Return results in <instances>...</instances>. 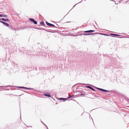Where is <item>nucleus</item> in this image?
I'll return each instance as SVG.
<instances>
[{"label": "nucleus", "instance_id": "ea45409f", "mask_svg": "<svg viewBox=\"0 0 129 129\" xmlns=\"http://www.w3.org/2000/svg\"><path fill=\"white\" fill-rule=\"evenodd\" d=\"M91 119H92V120H93L92 118H91Z\"/></svg>", "mask_w": 129, "mask_h": 129}, {"label": "nucleus", "instance_id": "79ce46f5", "mask_svg": "<svg viewBox=\"0 0 129 129\" xmlns=\"http://www.w3.org/2000/svg\"><path fill=\"white\" fill-rule=\"evenodd\" d=\"M128 100L129 101V99H128Z\"/></svg>", "mask_w": 129, "mask_h": 129}, {"label": "nucleus", "instance_id": "bb28decb", "mask_svg": "<svg viewBox=\"0 0 129 129\" xmlns=\"http://www.w3.org/2000/svg\"><path fill=\"white\" fill-rule=\"evenodd\" d=\"M78 4V3H77V4H75V5L73 6V8H72V9H73V8L74 7H75V6H76V5L77 4Z\"/></svg>", "mask_w": 129, "mask_h": 129}, {"label": "nucleus", "instance_id": "9d476101", "mask_svg": "<svg viewBox=\"0 0 129 129\" xmlns=\"http://www.w3.org/2000/svg\"><path fill=\"white\" fill-rule=\"evenodd\" d=\"M44 96L49 97H51V95L48 93H45L43 94Z\"/></svg>", "mask_w": 129, "mask_h": 129}, {"label": "nucleus", "instance_id": "ddd939ff", "mask_svg": "<svg viewBox=\"0 0 129 129\" xmlns=\"http://www.w3.org/2000/svg\"><path fill=\"white\" fill-rule=\"evenodd\" d=\"M1 20L5 21H10V20L9 19H5L4 18H1Z\"/></svg>", "mask_w": 129, "mask_h": 129}, {"label": "nucleus", "instance_id": "39448f33", "mask_svg": "<svg viewBox=\"0 0 129 129\" xmlns=\"http://www.w3.org/2000/svg\"><path fill=\"white\" fill-rule=\"evenodd\" d=\"M29 20L30 21L33 22L35 24H37V22L33 18H29Z\"/></svg>", "mask_w": 129, "mask_h": 129}, {"label": "nucleus", "instance_id": "72a5a7b5", "mask_svg": "<svg viewBox=\"0 0 129 129\" xmlns=\"http://www.w3.org/2000/svg\"><path fill=\"white\" fill-rule=\"evenodd\" d=\"M46 128H47V129H48V128L47 127H46Z\"/></svg>", "mask_w": 129, "mask_h": 129}, {"label": "nucleus", "instance_id": "a878e982", "mask_svg": "<svg viewBox=\"0 0 129 129\" xmlns=\"http://www.w3.org/2000/svg\"><path fill=\"white\" fill-rule=\"evenodd\" d=\"M83 34H81V33H79V34L78 35H83Z\"/></svg>", "mask_w": 129, "mask_h": 129}, {"label": "nucleus", "instance_id": "412c9836", "mask_svg": "<svg viewBox=\"0 0 129 129\" xmlns=\"http://www.w3.org/2000/svg\"><path fill=\"white\" fill-rule=\"evenodd\" d=\"M68 95H69L68 94ZM74 96H70L69 95V96L67 97V98L68 99H70V98L72 97H73Z\"/></svg>", "mask_w": 129, "mask_h": 129}, {"label": "nucleus", "instance_id": "0eeeda50", "mask_svg": "<svg viewBox=\"0 0 129 129\" xmlns=\"http://www.w3.org/2000/svg\"><path fill=\"white\" fill-rule=\"evenodd\" d=\"M46 24L47 25H48V26H53V27H55L57 28V27H56V26H55L54 25L52 24H51L50 23H49L47 21H46Z\"/></svg>", "mask_w": 129, "mask_h": 129}, {"label": "nucleus", "instance_id": "4c0bfd02", "mask_svg": "<svg viewBox=\"0 0 129 129\" xmlns=\"http://www.w3.org/2000/svg\"><path fill=\"white\" fill-rule=\"evenodd\" d=\"M20 118L21 119V117L20 116Z\"/></svg>", "mask_w": 129, "mask_h": 129}, {"label": "nucleus", "instance_id": "473e14b6", "mask_svg": "<svg viewBox=\"0 0 129 129\" xmlns=\"http://www.w3.org/2000/svg\"><path fill=\"white\" fill-rule=\"evenodd\" d=\"M115 4H118V3H116L115 2Z\"/></svg>", "mask_w": 129, "mask_h": 129}, {"label": "nucleus", "instance_id": "2f4dec72", "mask_svg": "<svg viewBox=\"0 0 129 129\" xmlns=\"http://www.w3.org/2000/svg\"><path fill=\"white\" fill-rule=\"evenodd\" d=\"M79 92H80V93H82V92L81 91H79Z\"/></svg>", "mask_w": 129, "mask_h": 129}, {"label": "nucleus", "instance_id": "7ed1b4c3", "mask_svg": "<svg viewBox=\"0 0 129 129\" xmlns=\"http://www.w3.org/2000/svg\"><path fill=\"white\" fill-rule=\"evenodd\" d=\"M95 88L101 91L104 92H109V91L106 90L105 89H104L102 88H98L94 86H93Z\"/></svg>", "mask_w": 129, "mask_h": 129}, {"label": "nucleus", "instance_id": "c85d7f7f", "mask_svg": "<svg viewBox=\"0 0 129 129\" xmlns=\"http://www.w3.org/2000/svg\"><path fill=\"white\" fill-rule=\"evenodd\" d=\"M46 127H47V126L45 124H44Z\"/></svg>", "mask_w": 129, "mask_h": 129}, {"label": "nucleus", "instance_id": "9b49d317", "mask_svg": "<svg viewBox=\"0 0 129 129\" xmlns=\"http://www.w3.org/2000/svg\"><path fill=\"white\" fill-rule=\"evenodd\" d=\"M85 87H86L89 88V89L92 90H93L94 91H95V90L94 89H93L92 87L90 86H85Z\"/></svg>", "mask_w": 129, "mask_h": 129}, {"label": "nucleus", "instance_id": "aec40b11", "mask_svg": "<svg viewBox=\"0 0 129 129\" xmlns=\"http://www.w3.org/2000/svg\"><path fill=\"white\" fill-rule=\"evenodd\" d=\"M110 34L111 35H113V36H120L121 35H119L117 34Z\"/></svg>", "mask_w": 129, "mask_h": 129}, {"label": "nucleus", "instance_id": "7c9ffc66", "mask_svg": "<svg viewBox=\"0 0 129 129\" xmlns=\"http://www.w3.org/2000/svg\"><path fill=\"white\" fill-rule=\"evenodd\" d=\"M82 0H82V1L81 2H80L79 3H81L82 2ZM85 1H86V0H85Z\"/></svg>", "mask_w": 129, "mask_h": 129}, {"label": "nucleus", "instance_id": "a211bd4d", "mask_svg": "<svg viewBox=\"0 0 129 129\" xmlns=\"http://www.w3.org/2000/svg\"><path fill=\"white\" fill-rule=\"evenodd\" d=\"M98 34H99L101 35H103L106 36H110V35H108L104 34L103 33H99Z\"/></svg>", "mask_w": 129, "mask_h": 129}, {"label": "nucleus", "instance_id": "1a4fd4ad", "mask_svg": "<svg viewBox=\"0 0 129 129\" xmlns=\"http://www.w3.org/2000/svg\"><path fill=\"white\" fill-rule=\"evenodd\" d=\"M0 22L2 23L4 25H5V26H6L7 27H9V24H8V23L4 22V21H0Z\"/></svg>", "mask_w": 129, "mask_h": 129}, {"label": "nucleus", "instance_id": "423d86ee", "mask_svg": "<svg viewBox=\"0 0 129 129\" xmlns=\"http://www.w3.org/2000/svg\"><path fill=\"white\" fill-rule=\"evenodd\" d=\"M98 34V33H88L86 34H84L83 35L84 36H87L89 35H94L95 34Z\"/></svg>", "mask_w": 129, "mask_h": 129}, {"label": "nucleus", "instance_id": "5701e85b", "mask_svg": "<svg viewBox=\"0 0 129 129\" xmlns=\"http://www.w3.org/2000/svg\"><path fill=\"white\" fill-rule=\"evenodd\" d=\"M32 66H31V67H29L28 66H27V68H31H31H32Z\"/></svg>", "mask_w": 129, "mask_h": 129}, {"label": "nucleus", "instance_id": "a19ab883", "mask_svg": "<svg viewBox=\"0 0 129 129\" xmlns=\"http://www.w3.org/2000/svg\"><path fill=\"white\" fill-rule=\"evenodd\" d=\"M91 119H92V120H93L92 118H91Z\"/></svg>", "mask_w": 129, "mask_h": 129}, {"label": "nucleus", "instance_id": "58836bf2", "mask_svg": "<svg viewBox=\"0 0 129 129\" xmlns=\"http://www.w3.org/2000/svg\"><path fill=\"white\" fill-rule=\"evenodd\" d=\"M91 119H92V120H93L92 118H91Z\"/></svg>", "mask_w": 129, "mask_h": 129}, {"label": "nucleus", "instance_id": "c756f323", "mask_svg": "<svg viewBox=\"0 0 129 129\" xmlns=\"http://www.w3.org/2000/svg\"><path fill=\"white\" fill-rule=\"evenodd\" d=\"M29 126L30 127H32V126Z\"/></svg>", "mask_w": 129, "mask_h": 129}, {"label": "nucleus", "instance_id": "f257e3e1", "mask_svg": "<svg viewBox=\"0 0 129 129\" xmlns=\"http://www.w3.org/2000/svg\"><path fill=\"white\" fill-rule=\"evenodd\" d=\"M19 51L21 54H25L26 56H28L30 57H35L37 56L41 57V56L42 57L44 55L43 52L40 49H38L36 51H31L29 50L26 51L24 48L22 47L19 49Z\"/></svg>", "mask_w": 129, "mask_h": 129}, {"label": "nucleus", "instance_id": "c9c22d12", "mask_svg": "<svg viewBox=\"0 0 129 129\" xmlns=\"http://www.w3.org/2000/svg\"><path fill=\"white\" fill-rule=\"evenodd\" d=\"M48 32H51V31H47Z\"/></svg>", "mask_w": 129, "mask_h": 129}, {"label": "nucleus", "instance_id": "cd10ccee", "mask_svg": "<svg viewBox=\"0 0 129 129\" xmlns=\"http://www.w3.org/2000/svg\"><path fill=\"white\" fill-rule=\"evenodd\" d=\"M41 122L43 124H44V123L42 121H41Z\"/></svg>", "mask_w": 129, "mask_h": 129}, {"label": "nucleus", "instance_id": "f704fd0d", "mask_svg": "<svg viewBox=\"0 0 129 129\" xmlns=\"http://www.w3.org/2000/svg\"><path fill=\"white\" fill-rule=\"evenodd\" d=\"M1 20V18H0V21Z\"/></svg>", "mask_w": 129, "mask_h": 129}, {"label": "nucleus", "instance_id": "f8f14e48", "mask_svg": "<svg viewBox=\"0 0 129 129\" xmlns=\"http://www.w3.org/2000/svg\"><path fill=\"white\" fill-rule=\"evenodd\" d=\"M78 84L80 85H90V84H84V83H78L75 84L74 85V86H77Z\"/></svg>", "mask_w": 129, "mask_h": 129}, {"label": "nucleus", "instance_id": "b1692460", "mask_svg": "<svg viewBox=\"0 0 129 129\" xmlns=\"http://www.w3.org/2000/svg\"><path fill=\"white\" fill-rule=\"evenodd\" d=\"M84 95V93H82V94H80V96H82L83 95Z\"/></svg>", "mask_w": 129, "mask_h": 129}, {"label": "nucleus", "instance_id": "20e7f679", "mask_svg": "<svg viewBox=\"0 0 129 129\" xmlns=\"http://www.w3.org/2000/svg\"><path fill=\"white\" fill-rule=\"evenodd\" d=\"M11 62L12 64V66L18 69L19 67L17 66V64L13 61H11Z\"/></svg>", "mask_w": 129, "mask_h": 129}, {"label": "nucleus", "instance_id": "6ab92c4d", "mask_svg": "<svg viewBox=\"0 0 129 129\" xmlns=\"http://www.w3.org/2000/svg\"><path fill=\"white\" fill-rule=\"evenodd\" d=\"M10 86V85H8V86H0V87H4V88H6V87H10L11 86ZM3 89V88H2Z\"/></svg>", "mask_w": 129, "mask_h": 129}, {"label": "nucleus", "instance_id": "f3484780", "mask_svg": "<svg viewBox=\"0 0 129 129\" xmlns=\"http://www.w3.org/2000/svg\"><path fill=\"white\" fill-rule=\"evenodd\" d=\"M25 89L30 90H34V89L33 88H27L26 87H25Z\"/></svg>", "mask_w": 129, "mask_h": 129}, {"label": "nucleus", "instance_id": "6e6552de", "mask_svg": "<svg viewBox=\"0 0 129 129\" xmlns=\"http://www.w3.org/2000/svg\"><path fill=\"white\" fill-rule=\"evenodd\" d=\"M95 31L94 30H88L85 31H81L79 32V33H81L82 32H84L85 33H91Z\"/></svg>", "mask_w": 129, "mask_h": 129}, {"label": "nucleus", "instance_id": "f03ea898", "mask_svg": "<svg viewBox=\"0 0 129 129\" xmlns=\"http://www.w3.org/2000/svg\"><path fill=\"white\" fill-rule=\"evenodd\" d=\"M44 53V56L45 57H46V58H52L53 57H54L53 55L51 52L49 53L48 54H46V55Z\"/></svg>", "mask_w": 129, "mask_h": 129}, {"label": "nucleus", "instance_id": "393cba45", "mask_svg": "<svg viewBox=\"0 0 129 129\" xmlns=\"http://www.w3.org/2000/svg\"><path fill=\"white\" fill-rule=\"evenodd\" d=\"M36 28V29H40V30H41V29H40L39 28V27H37V28Z\"/></svg>", "mask_w": 129, "mask_h": 129}, {"label": "nucleus", "instance_id": "dca6fc26", "mask_svg": "<svg viewBox=\"0 0 129 129\" xmlns=\"http://www.w3.org/2000/svg\"><path fill=\"white\" fill-rule=\"evenodd\" d=\"M40 24L42 26H46L44 22L43 21H41L40 22Z\"/></svg>", "mask_w": 129, "mask_h": 129}, {"label": "nucleus", "instance_id": "2eb2a0df", "mask_svg": "<svg viewBox=\"0 0 129 129\" xmlns=\"http://www.w3.org/2000/svg\"><path fill=\"white\" fill-rule=\"evenodd\" d=\"M7 15H4L3 14H0V17H6L7 16Z\"/></svg>", "mask_w": 129, "mask_h": 129}, {"label": "nucleus", "instance_id": "4468645a", "mask_svg": "<svg viewBox=\"0 0 129 129\" xmlns=\"http://www.w3.org/2000/svg\"><path fill=\"white\" fill-rule=\"evenodd\" d=\"M59 100L60 101L63 100L64 101H66L67 100V98H59Z\"/></svg>", "mask_w": 129, "mask_h": 129}, {"label": "nucleus", "instance_id": "4be33fe9", "mask_svg": "<svg viewBox=\"0 0 129 129\" xmlns=\"http://www.w3.org/2000/svg\"><path fill=\"white\" fill-rule=\"evenodd\" d=\"M18 87L20 88H23L25 89V87H22V86H18Z\"/></svg>", "mask_w": 129, "mask_h": 129}, {"label": "nucleus", "instance_id": "e433bc0d", "mask_svg": "<svg viewBox=\"0 0 129 129\" xmlns=\"http://www.w3.org/2000/svg\"><path fill=\"white\" fill-rule=\"evenodd\" d=\"M54 100H55V99H53Z\"/></svg>", "mask_w": 129, "mask_h": 129}]
</instances>
